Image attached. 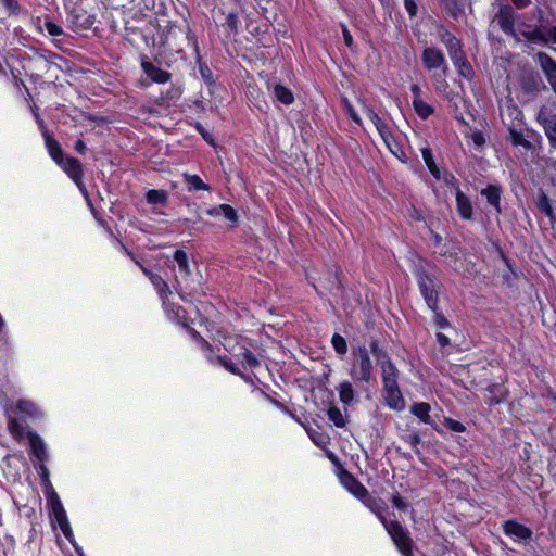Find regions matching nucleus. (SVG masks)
<instances>
[{
  "label": "nucleus",
  "mask_w": 556,
  "mask_h": 556,
  "mask_svg": "<svg viewBox=\"0 0 556 556\" xmlns=\"http://www.w3.org/2000/svg\"><path fill=\"white\" fill-rule=\"evenodd\" d=\"M413 94H414V100H417V99H420V87L418 85H413L412 88H410Z\"/></svg>",
  "instance_id": "63"
},
{
  "label": "nucleus",
  "mask_w": 556,
  "mask_h": 556,
  "mask_svg": "<svg viewBox=\"0 0 556 556\" xmlns=\"http://www.w3.org/2000/svg\"><path fill=\"white\" fill-rule=\"evenodd\" d=\"M331 342L339 354H344L346 352V341L342 336L338 333L333 334Z\"/></svg>",
  "instance_id": "45"
},
{
  "label": "nucleus",
  "mask_w": 556,
  "mask_h": 556,
  "mask_svg": "<svg viewBox=\"0 0 556 556\" xmlns=\"http://www.w3.org/2000/svg\"><path fill=\"white\" fill-rule=\"evenodd\" d=\"M434 313V323L438 328L443 329L450 327V321L444 317V315H442L438 311Z\"/></svg>",
  "instance_id": "49"
},
{
  "label": "nucleus",
  "mask_w": 556,
  "mask_h": 556,
  "mask_svg": "<svg viewBox=\"0 0 556 556\" xmlns=\"http://www.w3.org/2000/svg\"><path fill=\"white\" fill-rule=\"evenodd\" d=\"M437 341L441 348H445L450 344V339L441 332L437 333Z\"/></svg>",
  "instance_id": "54"
},
{
  "label": "nucleus",
  "mask_w": 556,
  "mask_h": 556,
  "mask_svg": "<svg viewBox=\"0 0 556 556\" xmlns=\"http://www.w3.org/2000/svg\"><path fill=\"white\" fill-rule=\"evenodd\" d=\"M339 395H340V400L342 401V403L344 405H346L348 404V381H342L339 384Z\"/></svg>",
  "instance_id": "50"
},
{
  "label": "nucleus",
  "mask_w": 556,
  "mask_h": 556,
  "mask_svg": "<svg viewBox=\"0 0 556 556\" xmlns=\"http://www.w3.org/2000/svg\"><path fill=\"white\" fill-rule=\"evenodd\" d=\"M536 119L543 127L551 147L556 148V114L542 109Z\"/></svg>",
  "instance_id": "7"
},
{
  "label": "nucleus",
  "mask_w": 556,
  "mask_h": 556,
  "mask_svg": "<svg viewBox=\"0 0 556 556\" xmlns=\"http://www.w3.org/2000/svg\"><path fill=\"white\" fill-rule=\"evenodd\" d=\"M327 416L336 427L342 428L345 426V418L337 406L330 405L327 409Z\"/></svg>",
  "instance_id": "34"
},
{
  "label": "nucleus",
  "mask_w": 556,
  "mask_h": 556,
  "mask_svg": "<svg viewBox=\"0 0 556 556\" xmlns=\"http://www.w3.org/2000/svg\"><path fill=\"white\" fill-rule=\"evenodd\" d=\"M350 493L359 498L362 503L374 511L378 517L386 510L381 500L372 497L367 489L350 473Z\"/></svg>",
  "instance_id": "5"
},
{
  "label": "nucleus",
  "mask_w": 556,
  "mask_h": 556,
  "mask_svg": "<svg viewBox=\"0 0 556 556\" xmlns=\"http://www.w3.org/2000/svg\"><path fill=\"white\" fill-rule=\"evenodd\" d=\"M4 9L8 11L9 15H20L23 12L22 7L20 5L17 0H0Z\"/></svg>",
  "instance_id": "43"
},
{
  "label": "nucleus",
  "mask_w": 556,
  "mask_h": 556,
  "mask_svg": "<svg viewBox=\"0 0 556 556\" xmlns=\"http://www.w3.org/2000/svg\"><path fill=\"white\" fill-rule=\"evenodd\" d=\"M143 72L146 75L157 84H165L170 79V74L157 66L153 63L144 61L141 64Z\"/></svg>",
  "instance_id": "16"
},
{
  "label": "nucleus",
  "mask_w": 556,
  "mask_h": 556,
  "mask_svg": "<svg viewBox=\"0 0 556 556\" xmlns=\"http://www.w3.org/2000/svg\"><path fill=\"white\" fill-rule=\"evenodd\" d=\"M440 37L442 42L445 45L453 62H459L465 55L462 50L460 41L447 30L441 33Z\"/></svg>",
  "instance_id": "10"
},
{
  "label": "nucleus",
  "mask_w": 556,
  "mask_h": 556,
  "mask_svg": "<svg viewBox=\"0 0 556 556\" xmlns=\"http://www.w3.org/2000/svg\"><path fill=\"white\" fill-rule=\"evenodd\" d=\"M34 115H35L36 123L38 124V126H39V129H40L41 134L43 135V134H45V131H49V130L46 128V126H45V122H43V119L39 116V114H38V113H34Z\"/></svg>",
  "instance_id": "59"
},
{
  "label": "nucleus",
  "mask_w": 556,
  "mask_h": 556,
  "mask_svg": "<svg viewBox=\"0 0 556 556\" xmlns=\"http://www.w3.org/2000/svg\"><path fill=\"white\" fill-rule=\"evenodd\" d=\"M306 433L309 439L314 442L315 445L319 447H325L328 443L329 438L320 431L319 427H305Z\"/></svg>",
  "instance_id": "30"
},
{
  "label": "nucleus",
  "mask_w": 556,
  "mask_h": 556,
  "mask_svg": "<svg viewBox=\"0 0 556 556\" xmlns=\"http://www.w3.org/2000/svg\"><path fill=\"white\" fill-rule=\"evenodd\" d=\"M381 367L387 403L393 408L401 409L404 406V400L397 384V369L389 358L381 362Z\"/></svg>",
  "instance_id": "2"
},
{
  "label": "nucleus",
  "mask_w": 556,
  "mask_h": 556,
  "mask_svg": "<svg viewBox=\"0 0 556 556\" xmlns=\"http://www.w3.org/2000/svg\"><path fill=\"white\" fill-rule=\"evenodd\" d=\"M441 4L453 18H458L464 14V10L459 7L457 0H441Z\"/></svg>",
  "instance_id": "35"
},
{
  "label": "nucleus",
  "mask_w": 556,
  "mask_h": 556,
  "mask_svg": "<svg viewBox=\"0 0 556 556\" xmlns=\"http://www.w3.org/2000/svg\"><path fill=\"white\" fill-rule=\"evenodd\" d=\"M404 4L406 10L408 11L410 16H415L417 13V4L414 0H404Z\"/></svg>",
  "instance_id": "52"
},
{
  "label": "nucleus",
  "mask_w": 556,
  "mask_h": 556,
  "mask_svg": "<svg viewBox=\"0 0 556 556\" xmlns=\"http://www.w3.org/2000/svg\"><path fill=\"white\" fill-rule=\"evenodd\" d=\"M535 59L540 64L545 77L556 72V61L545 52H538Z\"/></svg>",
  "instance_id": "26"
},
{
  "label": "nucleus",
  "mask_w": 556,
  "mask_h": 556,
  "mask_svg": "<svg viewBox=\"0 0 556 556\" xmlns=\"http://www.w3.org/2000/svg\"><path fill=\"white\" fill-rule=\"evenodd\" d=\"M28 441L31 448V454L39 463H46L48 453L43 440L36 432L28 433Z\"/></svg>",
  "instance_id": "14"
},
{
  "label": "nucleus",
  "mask_w": 556,
  "mask_h": 556,
  "mask_svg": "<svg viewBox=\"0 0 556 556\" xmlns=\"http://www.w3.org/2000/svg\"><path fill=\"white\" fill-rule=\"evenodd\" d=\"M407 441L410 443V445L413 446L415 452L418 454L419 453L418 444L420 443L419 434L413 433V434L408 435Z\"/></svg>",
  "instance_id": "51"
},
{
  "label": "nucleus",
  "mask_w": 556,
  "mask_h": 556,
  "mask_svg": "<svg viewBox=\"0 0 556 556\" xmlns=\"http://www.w3.org/2000/svg\"><path fill=\"white\" fill-rule=\"evenodd\" d=\"M219 211H222V215L231 223V227H236L239 222V216L237 211L229 204H219Z\"/></svg>",
  "instance_id": "38"
},
{
  "label": "nucleus",
  "mask_w": 556,
  "mask_h": 556,
  "mask_svg": "<svg viewBox=\"0 0 556 556\" xmlns=\"http://www.w3.org/2000/svg\"><path fill=\"white\" fill-rule=\"evenodd\" d=\"M481 194L484 195L488 200V202L494 206L497 211V213H501V194H502V187L497 185H489L486 188L482 189Z\"/></svg>",
  "instance_id": "21"
},
{
  "label": "nucleus",
  "mask_w": 556,
  "mask_h": 556,
  "mask_svg": "<svg viewBox=\"0 0 556 556\" xmlns=\"http://www.w3.org/2000/svg\"><path fill=\"white\" fill-rule=\"evenodd\" d=\"M418 283L428 307L437 312L439 295L434 279L422 271L418 275Z\"/></svg>",
  "instance_id": "6"
},
{
  "label": "nucleus",
  "mask_w": 556,
  "mask_h": 556,
  "mask_svg": "<svg viewBox=\"0 0 556 556\" xmlns=\"http://www.w3.org/2000/svg\"><path fill=\"white\" fill-rule=\"evenodd\" d=\"M370 348H371V352L377 356L378 359H380L381 358V354H383V353H382V351H380L378 349L377 343L376 342H371Z\"/></svg>",
  "instance_id": "62"
},
{
  "label": "nucleus",
  "mask_w": 556,
  "mask_h": 556,
  "mask_svg": "<svg viewBox=\"0 0 556 556\" xmlns=\"http://www.w3.org/2000/svg\"><path fill=\"white\" fill-rule=\"evenodd\" d=\"M392 504L394 507H396L399 510L405 511L408 508V504L404 501V498L399 494H394L392 496Z\"/></svg>",
  "instance_id": "48"
},
{
  "label": "nucleus",
  "mask_w": 556,
  "mask_h": 556,
  "mask_svg": "<svg viewBox=\"0 0 556 556\" xmlns=\"http://www.w3.org/2000/svg\"><path fill=\"white\" fill-rule=\"evenodd\" d=\"M456 203L457 211L460 216L465 219H471L472 217V206L468 197H466L458 188L456 191Z\"/></svg>",
  "instance_id": "22"
},
{
  "label": "nucleus",
  "mask_w": 556,
  "mask_h": 556,
  "mask_svg": "<svg viewBox=\"0 0 556 556\" xmlns=\"http://www.w3.org/2000/svg\"><path fill=\"white\" fill-rule=\"evenodd\" d=\"M146 199L150 204L164 206L167 203V193L163 190L151 189L147 192Z\"/></svg>",
  "instance_id": "31"
},
{
  "label": "nucleus",
  "mask_w": 556,
  "mask_h": 556,
  "mask_svg": "<svg viewBox=\"0 0 556 556\" xmlns=\"http://www.w3.org/2000/svg\"><path fill=\"white\" fill-rule=\"evenodd\" d=\"M173 260L177 264L178 271L185 282V286H182V282L176 278L173 282V288L182 301L188 302L189 298H193L199 293L198 287L188 281L191 276L188 255L184 250L178 249L174 252Z\"/></svg>",
  "instance_id": "1"
},
{
  "label": "nucleus",
  "mask_w": 556,
  "mask_h": 556,
  "mask_svg": "<svg viewBox=\"0 0 556 556\" xmlns=\"http://www.w3.org/2000/svg\"><path fill=\"white\" fill-rule=\"evenodd\" d=\"M182 178L189 192L211 190V187L205 184L199 175L185 173L182 174Z\"/></svg>",
  "instance_id": "20"
},
{
  "label": "nucleus",
  "mask_w": 556,
  "mask_h": 556,
  "mask_svg": "<svg viewBox=\"0 0 556 556\" xmlns=\"http://www.w3.org/2000/svg\"><path fill=\"white\" fill-rule=\"evenodd\" d=\"M72 180H79L84 177V168L80 161L73 156H66L63 164L59 165Z\"/></svg>",
  "instance_id": "15"
},
{
  "label": "nucleus",
  "mask_w": 556,
  "mask_h": 556,
  "mask_svg": "<svg viewBox=\"0 0 556 556\" xmlns=\"http://www.w3.org/2000/svg\"><path fill=\"white\" fill-rule=\"evenodd\" d=\"M74 149L80 154H84L87 150L86 144L81 139H78L75 142Z\"/></svg>",
  "instance_id": "58"
},
{
  "label": "nucleus",
  "mask_w": 556,
  "mask_h": 556,
  "mask_svg": "<svg viewBox=\"0 0 556 556\" xmlns=\"http://www.w3.org/2000/svg\"><path fill=\"white\" fill-rule=\"evenodd\" d=\"M471 139L476 146H482L485 142L484 136L481 131L473 132Z\"/></svg>",
  "instance_id": "53"
},
{
  "label": "nucleus",
  "mask_w": 556,
  "mask_h": 556,
  "mask_svg": "<svg viewBox=\"0 0 556 556\" xmlns=\"http://www.w3.org/2000/svg\"><path fill=\"white\" fill-rule=\"evenodd\" d=\"M421 60L428 70L439 68L445 62L443 53L435 48H426L422 51Z\"/></svg>",
  "instance_id": "13"
},
{
  "label": "nucleus",
  "mask_w": 556,
  "mask_h": 556,
  "mask_svg": "<svg viewBox=\"0 0 556 556\" xmlns=\"http://www.w3.org/2000/svg\"><path fill=\"white\" fill-rule=\"evenodd\" d=\"M354 357L359 365V370L354 371L355 377L359 380L369 381L371 376V362L367 349L359 348L357 352L354 353Z\"/></svg>",
  "instance_id": "8"
},
{
  "label": "nucleus",
  "mask_w": 556,
  "mask_h": 556,
  "mask_svg": "<svg viewBox=\"0 0 556 556\" xmlns=\"http://www.w3.org/2000/svg\"><path fill=\"white\" fill-rule=\"evenodd\" d=\"M73 181L75 182V185L77 186V188L79 189L81 194L88 200V191H87L86 185L83 181V178H79V180H73Z\"/></svg>",
  "instance_id": "55"
},
{
  "label": "nucleus",
  "mask_w": 556,
  "mask_h": 556,
  "mask_svg": "<svg viewBox=\"0 0 556 556\" xmlns=\"http://www.w3.org/2000/svg\"><path fill=\"white\" fill-rule=\"evenodd\" d=\"M273 91H274L275 98L280 103H282L285 105H290V104L293 103L294 97H293L292 91L289 88H287V87H285V86H282L280 84H276L274 86V90Z\"/></svg>",
  "instance_id": "27"
},
{
  "label": "nucleus",
  "mask_w": 556,
  "mask_h": 556,
  "mask_svg": "<svg viewBox=\"0 0 556 556\" xmlns=\"http://www.w3.org/2000/svg\"><path fill=\"white\" fill-rule=\"evenodd\" d=\"M430 405L428 403H415L410 407V412L417 416L422 422L432 425V419L429 415Z\"/></svg>",
  "instance_id": "29"
},
{
  "label": "nucleus",
  "mask_w": 556,
  "mask_h": 556,
  "mask_svg": "<svg viewBox=\"0 0 556 556\" xmlns=\"http://www.w3.org/2000/svg\"><path fill=\"white\" fill-rule=\"evenodd\" d=\"M422 159L430 170V173L437 178L440 179V170L433 160L432 152L429 148H424L421 150Z\"/></svg>",
  "instance_id": "33"
},
{
  "label": "nucleus",
  "mask_w": 556,
  "mask_h": 556,
  "mask_svg": "<svg viewBox=\"0 0 556 556\" xmlns=\"http://www.w3.org/2000/svg\"><path fill=\"white\" fill-rule=\"evenodd\" d=\"M207 215L210 216H219L222 215V211H219V205L211 207L206 211Z\"/></svg>",
  "instance_id": "61"
},
{
  "label": "nucleus",
  "mask_w": 556,
  "mask_h": 556,
  "mask_svg": "<svg viewBox=\"0 0 556 556\" xmlns=\"http://www.w3.org/2000/svg\"><path fill=\"white\" fill-rule=\"evenodd\" d=\"M43 139L45 146L50 157L55 162V164L62 165L63 160L66 156L64 155L62 147L59 143V141L53 137V135L50 131H45Z\"/></svg>",
  "instance_id": "11"
},
{
  "label": "nucleus",
  "mask_w": 556,
  "mask_h": 556,
  "mask_svg": "<svg viewBox=\"0 0 556 556\" xmlns=\"http://www.w3.org/2000/svg\"><path fill=\"white\" fill-rule=\"evenodd\" d=\"M501 29L508 34L516 36L515 34V11L510 5H501L497 14L495 15Z\"/></svg>",
  "instance_id": "9"
},
{
  "label": "nucleus",
  "mask_w": 556,
  "mask_h": 556,
  "mask_svg": "<svg viewBox=\"0 0 556 556\" xmlns=\"http://www.w3.org/2000/svg\"><path fill=\"white\" fill-rule=\"evenodd\" d=\"M509 138L513 143V146L518 147L521 146L527 150H530L532 148V144L529 140L525 139L521 131H518L514 127H509Z\"/></svg>",
  "instance_id": "32"
},
{
  "label": "nucleus",
  "mask_w": 556,
  "mask_h": 556,
  "mask_svg": "<svg viewBox=\"0 0 556 556\" xmlns=\"http://www.w3.org/2000/svg\"><path fill=\"white\" fill-rule=\"evenodd\" d=\"M379 519L402 554L404 556H414L413 540L409 538L408 532L403 528V526L396 520L388 521L383 516V513Z\"/></svg>",
  "instance_id": "3"
},
{
  "label": "nucleus",
  "mask_w": 556,
  "mask_h": 556,
  "mask_svg": "<svg viewBox=\"0 0 556 556\" xmlns=\"http://www.w3.org/2000/svg\"><path fill=\"white\" fill-rule=\"evenodd\" d=\"M9 428H10V430H11L12 432H14V431H20V426H18L17 421H16V420H14V419H11V420L9 421Z\"/></svg>",
  "instance_id": "64"
},
{
  "label": "nucleus",
  "mask_w": 556,
  "mask_h": 556,
  "mask_svg": "<svg viewBox=\"0 0 556 556\" xmlns=\"http://www.w3.org/2000/svg\"><path fill=\"white\" fill-rule=\"evenodd\" d=\"M506 535L516 536L520 540H529L532 538V530L515 520H508L503 525Z\"/></svg>",
  "instance_id": "12"
},
{
  "label": "nucleus",
  "mask_w": 556,
  "mask_h": 556,
  "mask_svg": "<svg viewBox=\"0 0 556 556\" xmlns=\"http://www.w3.org/2000/svg\"><path fill=\"white\" fill-rule=\"evenodd\" d=\"M45 27L51 36H60L63 34L62 27L51 21H47Z\"/></svg>",
  "instance_id": "47"
},
{
  "label": "nucleus",
  "mask_w": 556,
  "mask_h": 556,
  "mask_svg": "<svg viewBox=\"0 0 556 556\" xmlns=\"http://www.w3.org/2000/svg\"><path fill=\"white\" fill-rule=\"evenodd\" d=\"M520 89L530 97H536L541 91L546 90L540 73L531 67H523L518 77Z\"/></svg>",
  "instance_id": "4"
},
{
  "label": "nucleus",
  "mask_w": 556,
  "mask_h": 556,
  "mask_svg": "<svg viewBox=\"0 0 556 556\" xmlns=\"http://www.w3.org/2000/svg\"><path fill=\"white\" fill-rule=\"evenodd\" d=\"M486 391L490 394L486 397V403L490 406L497 405L507 399L508 392L503 384H500V383L490 384L486 388Z\"/></svg>",
  "instance_id": "19"
},
{
  "label": "nucleus",
  "mask_w": 556,
  "mask_h": 556,
  "mask_svg": "<svg viewBox=\"0 0 556 556\" xmlns=\"http://www.w3.org/2000/svg\"><path fill=\"white\" fill-rule=\"evenodd\" d=\"M199 73L202 79L208 85L212 86L215 84L214 75L212 70L206 63H203L199 60Z\"/></svg>",
  "instance_id": "41"
},
{
  "label": "nucleus",
  "mask_w": 556,
  "mask_h": 556,
  "mask_svg": "<svg viewBox=\"0 0 556 556\" xmlns=\"http://www.w3.org/2000/svg\"><path fill=\"white\" fill-rule=\"evenodd\" d=\"M150 282L153 285L154 289L156 290L157 294L162 300L167 299L168 295L172 294L173 292L168 283L157 274L151 277Z\"/></svg>",
  "instance_id": "28"
},
{
  "label": "nucleus",
  "mask_w": 556,
  "mask_h": 556,
  "mask_svg": "<svg viewBox=\"0 0 556 556\" xmlns=\"http://www.w3.org/2000/svg\"><path fill=\"white\" fill-rule=\"evenodd\" d=\"M370 116H371V119H372L374 124L376 125L380 136L382 137L384 142L388 143V138H389V136H391L388 127L386 126V124L381 121V118L376 113L370 112Z\"/></svg>",
  "instance_id": "40"
},
{
  "label": "nucleus",
  "mask_w": 556,
  "mask_h": 556,
  "mask_svg": "<svg viewBox=\"0 0 556 556\" xmlns=\"http://www.w3.org/2000/svg\"><path fill=\"white\" fill-rule=\"evenodd\" d=\"M242 361L250 367V368H255L257 366H260V361L258 358L253 354V352L249 349H245L243 348L242 349Z\"/></svg>",
  "instance_id": "44"
},
{
  "label": "nucleus",
  "mask_w": 556,
  "mask_h": 556,
  "mask_svg": "<svg viewBox=\"0 0 556 556\" xmlns=\"http://www.w3.org/2000/svg\"><path fill=\"white\" fill-rule=\"evenodd\" d=\"M413 106L421 118H427L433 113V108L421 99L413 100Z\"/></svg>",
  "instance_id": "36"
},
{
  "label": "nucleus",
  "mask_w": 556,
  "mask_h": 556,
  "mask_svg": "<svg viewBox=\"0 0 556 556\" xmlns=\"http://www.w3.org/2000/svg\"><path fill=\"white\" fill-rule=\"evenodd\" d=\"M206 357H207L210 363L218 364L222 367H224L226 370H228L229 372H231L233 375H237V376H240V377H243V375L240 371V369L226 355H224V356H220V355L214 356L212 354V351H210V354H207Z\"/></svg>",
  "instance_id": "23"
},
{
  "label": "nucleus",
  "mask_w": 556,
  "mask_h": 556,
  "mask_svg": "<svg viewBox=\"0 0 556 556\" xmlns=\"http://www.w3.org/2000/svg\"><path fill=\"white\" fill-rule=\"evenodd\" d=\"M326 456L333 464L336 468V473L339 477L340 483L348 489V470L344 468L343 464L340 462L339 457L331 451H326Z\"/></svg>",
  "instance_id": "25"
},
{
  "label": "nucleus",
  "mask_w": 556,
  "mask_h": 556,
  "mask_svg": "<svg viewBox=\"0 0 556 556\" xmlns=\"http://www.w3.org/2000/svg\"><path fill=\"white\" fill-rule=\"evenodd\" d=\"M16 408L20 413H23V414H26L30 417H37L38 416V408L37 406L30 402V401H26V400H21L17 402L16 404Z\"/></svg>",
  "instance_id": "39"
},
{
  "label": "nucleus",
  "mask_w": 556,
  "mask_h": 556,
  "mask_svg": "<svg viewBox=\"0 0 556 556\" xmlns=\"http://www.w3.org/2000/svg\"><path fill=\"white\" fill-rule=\"evenodd\" d=\"M455 66L458 68V74L463 77L470 78L472 76V67L469 62L466 60L464 55L459 62H454Z\"/></svg>",
  "instance_id": "42"
},
{
  "label": "nucleus",
  "mask_w": 556,
  "mask_h": 556,
  "mask_svg": "<svg viewBox=\"0 0 556 556\" xmlns=\"http://www.w3.org/2000/svg\"><path fill=\"white\" fill-rule=\"evenodd\" d=\"M538 14H539V26L532 30H525V31H521V35L531 40V41H542V42H547V36H546V33H545V24H544V20H543V11L538 8Z\"/></svg>",
  "instance_id": "18"
},
{
  "label": "nucleus",
  "mask_w": 556,
  "mask_h": 556,
  "mask_svg": "<svg viewBox=\"0 0 556 556\" xmlns=\"http://www.w3.org/2000/svg\"><path fill=\"white\" fill-rule=\"evenodd\" d=\"M73 181L75 182V185L77 186V188L79 189L81 194L88 200V191H87L86 185L83 181V178H79V180H73Z\"/></svg>",
  "instance_id": "56"
},
{
  "label": "nucleus",
  "mask_w": 556,
  "mask_h": 556,
  "mask_svg": "<svg viewBox=\"0 0 556 556\" xmlns=\"http://www.w3.org/2000/svg\"><path fill=\"white\" fill-rule=\"evenodd\" d=\"M444 424L452 431H455V432L465 431V426L462 422L454 420L452 418H445Z\"/></svg>",
  "instance_id": "46"
},
{
  "label": "nucleus",
  "mask_w": 556,
  "mask_h": 556,
  "mask_svg": "<svg viewBox=\"0 0 556 556\" xmlns=\"http://www.w3.org/2000/svg\"><path fill=\"white\" fill-rule=\"evenodd\" d=\"M518 9L526 8L530 4V0H510Z\"/></svg>",
  "instance_id": "60"
},
{
  "label": "nucleus",
  "mask_w": 556,
  "mask_h": 556,
  "mask_svg": "<svg viewBox=\"0 0 556 556\" xmlns=\"http://www.w3.org/2000/svg\"><path fill=\"white\" fill-rule=\"evenodd\" d=\"M535 206L542 214H544L545 216L548 217L552 225L554 223H556V216L554 213V207L552 205V201L542 189L539 190V193H538V197L535 200Z\"/></svg>",
  "instance_id": "17"
},
{
  "label": "nucleus",
  "mask_w": 556,
  "mask_h": 556,
  "mask_svg": "<svg viewBox=\"0 0 556 556\" xmlns=\"http://www.w3.org/2000/svg\"><path fill=\"white\" fill-rule=\"evenodd\" d=\"M545 33H546V36H547V40L552 39V41L556 43V26L548 28L545 25Z\"/></svg>",
  "instance_id": "57"
},
{
  "label": "nucleus",
  "mask_w": 556,
  "mask_h": 556,
  "mask_svg": "<svg viewBox=\"0 0 556 556\" xmlns=\"http://www.w3.org/2000/svg\"><path fill=\"white\" fill-rule=\"evenodd\" d=\"M52 511H53L54 518L59 522L64 535L68 536L67 530L70 528V525H68V521L66 518V513L58 497L54 502H52Z\"/></svg>",
  "instance_id": "24"
},
{
  "label": "nucleus",
  "mask_w": 556,
  "mask_h": 556,
  "mask_svg": "<svg viewBox=\"0 0 556 556\" xmlns=\"http://www.w3.org/2000/svg\"><path fill=\"white\" fill-rule=\"evenodd\" d=\"M240 18L237 13L230 12L226 15L225 27L228 33L231 35H237L239 33Z\"/></svg>",
  "instance_id": "37"
}]
</instances>
